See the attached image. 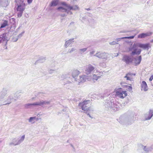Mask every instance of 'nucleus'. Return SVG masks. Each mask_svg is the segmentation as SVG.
<instances>
[{
  "mask_svg": "<svg viewBox=\"0 0 153 153\" xmlns=\"http://www.w3.org/2000/svg\"><path fill=\"white\" fill-rule=\"evenodd\" d=\"M137 46L139 47L142 48L143 49H148L149 48L151 47V46L149 43L142 44L139 43L138 44Z\"/></svg>",
  "mask_w": 153,
  "mask_h": 153,
  "instance_id": "6e6552de",
  "label": "nucleus"
},
{
  "mask_svg": "<svg viewBox=\"0 0 153 153\" xmlns=\"http://www.w3.org/2000/svg\"><path fill=\"white\" fill-rule=\"evenodd\" d=\"M59 2L58 0H53L51 2L50 4V6L51 7L56 6L58 4Z\"/></svg>",
  "mask_w": 153,
  "mask_h": 153,
  "instance_id": "a211bd4d",
  "label": "nucleus"
},
{
  "mask_svg": "<svg viewBox=\"0 0 153 153\" xmlns=\"http://www.w3.org/2000/svg\"><path fill=\"white\" fill-rule=\"evenodd\" d=\"M135 75V74H132L131 73H128L125 76V78H126L127 80H132L133 79V76Z\"/></svg>",
  "mask_w": 153,
  "mask_h": 153,
  "instance_id": "9d476101",
  "label": "nucleus"
},
{
  "mask_svg": "<svg viewBox=\"0 0 153 153\" xmlns=\"http://www.w3.org/2000/svg\"><path fill=\"white\" fill-rule=\"evenodd\" d=\"M141 89L142 90L146 91L148 90V88L147 84L145 81H143L141 84Z\"/></svg>",
  "mask_w": 153,
  "mask_h": 153,
  "instance_id": "9b49d317",
  "label": "nucleus"
},
{
  "mask_svg": "<svg viewBox=\"0 0 153 153\" xmlns=\"http://www.w3.org/2000/svg\"><path fill=\"white\" fill-rule=\"evenodd\" d=\"M116 95L121 99H123L127 96L126 91H123L121 88L118 89L115 91Z\"/></svg>",
  "mask_w": 153,
  "mask_h": 153,
  "instance_id": "20e7f679",
  "label": "nucleus"
},
{
  "mask_svg": "<svg viewBox=\"0 0 153 153\" xmlns=\"http://www.w3.org/2000/svg\"><path fill=\"white\" fill-rule=\"evenodd\" d=\"M122 60L125 62L126 64H129L132 62V59L127 55H124L122 58Z\"/></svg>",
  "mask_w": 153,
  "mask_h": 153,
  "instance_id": "39448f33",
  "label": "nucleus"
},
{
  "mask_svg": "<svg viewBox=\"0 0 153 153\" xmlns=\"http://www.w3.org/2000/svg\"><path fill=\"white\" fill-rule=\"evenodd\" d=\"M94 53V51H93V52H91L90 53H91V54H93Z\"/></svg>",
  "mask_w": 153,
  "mask_h": 153,
  "instance_id": "c85d7f7f",
  "label": "nucleus"
},
{
  "mask_svg": "<svg viewBox=\"0 0 153 153\" xmlns=\"http://www.w3.org/2000/svg\"><path fill=\"white\" fill-rule=\"evenodd\" d=\"M12 19L13 20H15V19L13 18H12Z\"/></svg>",
  "mask_w": 153,
  "mask_h": 153,
  "instance_id": "7c9ffc66",
  "label": "nucleus"
},
{
  "mask_svg": "<svg viewBox=\"0 0 153 153\" xmlns=\"http://www.w3.org/2000/svg\"><path fill=\"white\" fill-rule=\"evenodd\" d=\"M87 79V76L85 75H83L79 76V84L83 83L86 81Z\"/></svg>",
  "mask_w": 153,
  "mask_h": 153,
  "instance_id": "ddd939ff",
  "label": "nucleus"
},
{
  "mask_svg": "<svg viewBox=\"0 0 153 153\" xmlns=\"http://www.w3.org/2000/svg\"><path fill=\"white\" fill-rule=\"evenodd\" d=\"M94 69V68L93 66L91 65H89L85 70L86 73L87 74H90Z\"/></svg>",
  "mask_w": 153,
  "mask_h": 153,
  "instance_id": "1a4fd4ad",
  "label": "nucleus"
},
{
  "mask_svg": "<svg viewBox=\"0 0 153 153\" xmlns=\"http://www.w3.org/2000/svg\"><path fill=\"white\" fill-rule=\"evenodd\" d=\"M135 35L136 34H135L133 36H131L128 37H123L120 38H119V39H132L134 38V37L135 36Z\"/></svg>",
  "mask_w": 153,
  "mask_h": 153,
  "instance_id": "4be33fe9",
  "label": "nucleus"
},
{
  "mask_svg": "<svg viewBox=\"0 0 153 153\" xmlns=\"http://www.w3.org/2000/svg\"><path fill=\"white\" fill-rule=\"evenodd\" d=\"M151 42L152 43L153 42V39L151 41Z\"/></svg>",
  "mask_w": 153,
  "mask_h": 153,
  "instance_id": "c756f323",
  "label": "nucleus"
},
{
  "mask_svg": "<svg viewBox=\"0 0 153 153\" xmlns=\"http://www.w3.org/2000/svg\"><path fill=\"white\" fill-rule=\"evenodd\" d=\"M87 50V48H84L80 49L79 51L81 52H84Z\"/></svg>",
  "mask_w": 153,
  "mask_h": 153,
  "instance_id": "b1692460",
  "label": "nucleus"
},
{
  "mask_svg": "<svg viewBox=\"0 0 153 153\" xmlns=\"http://www.w3.org/2000/svg\"><path fill=\"white\" fill-rule=\"evenodd\" d=\"M8 25V22L7 20H4V22L1 24L0 28H2L5 27Z\"/></svg>",
  "mask_w": 153,
  "mask_h": 153,
  "instance_id": "412c9836",
  "label": "nucleus"
},
{
  "mask_svg": "<svg viewBox=\"0 0 153 153\" xmlns=\"http://www.w3.org/2000/svg\"><path fill=\"white\" fill-rule=\"evenodd\" d=\"M91 104V101L88 100L80 102L79 104V106L81 108L83 111L87 112L90 111V108Z\"/></svg>",
  "mask_w": 153,
  "mask_h": 153,
  "instance_id": "f257e3e1",
  "label": "nucleus"
},
{
  "mask_svg": "<svg viewBox=\"0 0 153 153\" xmlns=\"http://www.w3.org/2000/svg\"><path fill=\"white\" fill-rule=\"evenodd\" d=\"M153 79V75L151 76L149 78V80L152 81Z\"/></svg>",
  "mask_w": 153,
  "mask_h": 153,
  "instance_id": "a878e982",
  "label": "nucleus"
},
{
  "mask_svg": "<svg viewBox=\"0 0 153 153\" xmlns=\"http://www.w3.org/2000/svg\"><path fill=\"white\" fill-rule=\"evenodd\" d=\"M136 50H135L134 51H132L131 53V54L133 55H134L135 54L138 55L140 54L141 52V50L140 49H139L137 51H136Z\"/></svg>",
  "mask_w": 153,
  "mask_h": 153,
  "instance_id": "aec40b11",
  "label": "nucleus"
},
{
  "mask_svg": "<svg viewBox=\"0 0 153 153\" xmlns=\"http://www.w3.org/2000/svg\"><path fill=\"white\" fill-rule=\"evenodd\" d=\"M80 74V72L77 70H74L72 73V76L75 78L77 76Z\"/></svg>",
  "mask_w": 153,
  "mask_h": 153,
  "instance_id": "f3484780",
  "label": "nucleus"
},
{
  "mask_svg": "<svg viewBox=\"0 0 153 153\" xmlns=\"http://www.w3.org/2000/svg\"><path fill=\"white\" fill-rule=\"evenodd\" d=\"M22 138L23 140H24L25 138V135H23L22 136Z\"/></svg>",
  "mask_w": 153,
  "mask_h": 153,
  "instance_id": "cd10ccee",
  "label": "nucleus"
},
{
  "mask_svg": "<svg viewBox=\"0 0 153 153\" xmlns=\"http://www.w3.org/2000/svg\"><path fill=\"white\" fill-rule=\"evenodd\" d=\"M96 56L100 58L105 59L107 58V53H98L96 54Z\"/></svg>",
  "mask_w": 153,
  "mask_h": 153,
  "instance_id": "f8f14e48",
  "label": "nucleus"
},
{
  "mask_svg": "<svg viewBox=\"0 0 153 153\" xmlns=\"http://www.w3.org/2000/svg\"><path fill=\"white\" fill-rule=\"evenodd\" d=\"M125 87L126 88H127V90L129 91H131L132 90V87L131 86H128V85H125Z\"/></svg>",
  "mask_w": 153,
  "mask_h": 153,
  "instance_id": "5701e85b",
  "label": "nucleus"
},
{
  "mask_svg": "<svg viewBox=\"0 0 153 153\" xmlns=\"http://www.w3.org/2000/svg\"><path fill=\"white\" fill-rule=\"evenodd\" d=\"M35 118V117H30L29 119V121L30 122L32 121V120Z\"/></svg>",
  "mask_w": 153,
  "mask_h": 153,
  "instance_id": "393cba45",
  "label": "nucleus"
},
{
  "mask_svg": "<svg viewBox=\"0 0 153 153\" xmlns=\"http://www.w3.org/2000/svg\"><path fill=\"white\" fill-rule=\"evenodd\" d=\"M7 37L6 36V33H4L1 35L0 37V43L2 41H5L7 40Z\"/></svg>",
  "mask_w": 153,
  "mask_h": 153,
  "instance_id": "2eb2a0df",
  "label": "nucleus"
},
{
  "mask_svg": "<svg viewBox=\"0 0 153 153\" xmlns=\"http://www.w3.org/2000/svg\"><path fill=\"white\" fill-rule=\"evenodd\" d=\"M141 56H139L138 59H135L134 62V65L136 66L140 64L141 60Z\"/></svg>",
  "mask_w": 153,
  "mask_h": 153,
  "instance_id": "dca6fc26",
  "label": "nucleus"
},
{
  "mask_svg": "<svg viewBox=\"0 0 153 153\" xmlns=\"http://www.w3.org/2000/svg\"><path fill=\"white\" fill-rule=\"evenodd\" d=\"M152 33L151 32H147L146 33H143L140 34L138 36V38H143L147 36H150L152 34Z\"/></svg>",
  "mask_w": 153,
  "mask_h": 153,
  "instance_id": "0eeeda50",
  "label": "nucleus"
},
{
  "mask_svg": "<svg viewBox=\"0 0 153 153\" xmlns=\"http://www.w3.org/2000/svg\"><path fill=\"white\" fill-rule=\"evenodd\" d=\"M27 2L29 4H30L32 2L33 0H27Z\"/></svg>",
  "mask_w": 153,
  "mask_h": 153,
  "instance_id": "bb28decb",
  "label": "nucleus"
},
{
  "mask_svg": "<svg viewBox=\"0 0 153 153\" xmlns=\"http://www.w3.org/2000/svg\"><path fill=\"white\" fill-rule=\"evenodd\" d=\"M46 103H49V102H45L43 101L42 102H36L32 104H27L25 105V107L27 108L28 106L29 105H41Z\"/></svg>",
  "mask_w": 153,
  "mask_h": 153,
  "instance_id": "423d86ee",
  "label": "nucleus"
},
{
  "mask_svg": "<svg viewBox=\"0 0 153 153\" xmlns=\"http://www.w3.org/2000/svg\"><path fill=\"white\" fill-rule=\"evenodd\" d=\"M102 75L101 76H97V75L94 74L92 78V80L94 82L95 81L97 80L98 79L100 78Z\"/></svg>",
  "mask_w": 153,
  "mask_h": 153,
  "instance_id": "6ab92c4d",
  "label": "nucleus"
},
{
  "mask_svg": "<svg viewBox=\"0 0 153 153\" xmlns=\"http://www.w3.org/2000/svg\"><path fill=\"white\" fill-rule=\"evenodd\" d=\"M153 110H150L149 111V113L145 115V120H150L153 116Z\"/></svg>",
  "mask_w": 153,
  "mask_h": 153,
  "instance_id": "4468645a",
  "label": "nucleus"
},
{
  "mask_svg": "<svg viewBox=\"0 0 153 153\" xmlns=\"http://www.w3.org/2000/svg\"><path fill=\"white\" fill-rule=\"evenodd\" d=\"M60 4L62 5V6H60L57 8V9L59 11L66 12L67 11V10H71L73 9L72 7L68 5L65 2H61Z\"/></svg>",
  "mask_w": 153,
  "mask_h": 153,
  "instance_id": "7ed1b4c3",
  "label": "nucleus"
},
{
  "mask_svg": "<svg viewBox=\"0 0 153 153\" xmlns=\"http://www.w3.org/2000/svg\"><path fill=\"white\" fill-rule=\"evenodd\" d=\"M20 2L17 4L16 10L19 12L17 13V16L21 17L23 14L24 11L25 9V4L24 2V0H19Z\"/></svg>",
  "mask_w": 153,
  "mask_h": 153,
  "instance_id": "f03ea898",
  "label": "nucleus"
}]
</instances>
